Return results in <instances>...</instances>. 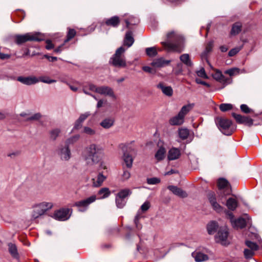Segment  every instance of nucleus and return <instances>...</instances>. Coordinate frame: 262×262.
<instances>
[{
  "label": "nucleus",
  "mask_w": 262,
  "mask_h": 262,
  "mask_svg": "<svg viewBox=\"0 0 262 262\" xmlns=\"http://www.w3.org/2000/svg\"><path fill=\"white\" fill-rule=\"evenodd\" d=\"M160 182V179L158 178H151L147 179V183L150 185H155Z\"/></svg>",
  "instance_id": "obj_54"
},
{
  "label": "nucleus",
  "mask_w": 262,
  "mask_h": 262,
  "mask_svg": "<svg viewBox=\"0 0 262 262\" xmlns=\"http://www.w3.org/2000/svg\"><path fill=\"white\" fill-rule=\"evenodd\" d=\"M180 59L181 61L186 64L188 67H191L192 66V63L190 59V57L189 54H182L180 57Z\"/></svg>",
  "instance_id": "obj_35"
},
{
  "label": "nucleus",
  "mask_w": 262,
  "mask_h": 262,
  "mask_svg": "<svg viewBox=\"0 0 262 262\" xmlns=\"http://www.w3.org/2000/svg\"><path fill=\"white\" fill-rule=\"evenodd\" d=\"M83 132L88 135L93 136L96 134V130L90 127L84 126Z\"/></svg>",
  "instance_id": "obj_47"
},
{
  "label": "nucleus",
  "mask_w": 262,
  "mask_h": 262,
  "mask_svg": "<svg viewBox=\"0 0 262 262\" xmlns=\"http://www.w3.org/2000/svg\"><path fill=\"white\" fill-rule=\"evenodd\" d=\"M240 51V48H235L231 49L228 53V55L230 57L236 55Z\"/></svg>",
  "instance_id": "obj_61"
},
{
  "label": "nucleus",
  "mask_w": 262,
  "mask_h": 262,
  "mask_svg": "<svg viewBox=\"0 0 262 262\" xmlns=\"http://www.w3.org/2000/svg\"><path fill=\"white\" fill-rule=\"evenodd\" d=\"M125 23L127 28H129L130 25H136L139 23V20L138 18L134 16H131L129 18L125 20Z\"/></svg>",
  "instance_id": "obj_39"
},
{
  "label": "nucleus",
  "mask_w": 262,
  "mask_h": 262,
  "mask_svg": "<svg viewBox=\"0 0 262 262\" xmlns=\"http://www.w3.org/2000/svg\"><path fill=\"white\" fill-rule=\"evenodd\" d=\"M226 206L229 210L233 211L237 206V201L234 198H230L227 201Z\"/></svg>",
  "instance_id": "obj_31"
},
{
  "label": "nucleus",
  "mask_w": 262,
  "mask_h": 262,
  "mask_svg": "<svg viewBox=\"0 0 262 262\" xmlns=\"http://www.w3.org/2000/svg\"><path fill=\"white\" fill-rule=\"evenodd\" d=\"M150 207V203L149 202H144L141 206V210L142 212L146 211Z\"/></svg>",
  "instance_id": "obj_60"
},
{
  "label": "nucleus",
  "mask_w": 262,
  "mask_h": 262,
  "mask_svg": "<svg viewBox=\"0 0 262 262\" xmlns=\"http://www.w3.org/2000/svg\"><path fill=\"white\" fill-rule=\"evenodd\" d=\"M76 35V31L73 29H68V32L67 35V38L64 40V43L69 41L71 39L74 37Z\"/></svg>",
  "instance_id": "obj_42"
},
{
  "label": "nucleus",
  "mask_w": 262,
  "mask_h": 262,
  "mask_svg": "<svg viewBox=\"0 0 262 262\" xmlns=\"http://www.w3.org/2000/svg\"><path fill=\"white\" fill-rule=\"evenodd\" d=\"M217 186L219 189L220 190L227 188L229 187V183L226 179L224 178H220L218 180Z\"/></svg>",
  "instance_id": "obj_38"
},
{
  "label": "nucleus",
  "mask_w": 262,
  "mask_h": 262,
  "mask_svg": "<svg viewBox=\"0 0 262 262\" xmlns=\"http://www.w3.org/2000/svg\"><path fill=\"white\" fill-rule=\"evenodd\" d=\"M255 252V251L251 249H246L244 252L245 257L247 259L251 258L253 256Z\"/></svg>",
  "instance_id": "obj_53"
},
{
  "label": "nucleus",
  "mask_w": 262,
  "mask_h": 262,
  "mask_svg": "<svg viewBox=\"0 0 262 262\" xmlns=\"http://www.w3.org/2000/svg\"><path fill=\"white\" fill-rule=\"evenodd\" d=\"M96 200V195H93L85 199L75 202L74 206L78 208L79 211L84 212L88 209L89 206Z\"/></svg>",
  "instance_id": "obj_7"
},
{
  "label": "nucleus",
  "mask_w": 262,
  "mask_h": 262,
  "mask_svg": "<svg viewBox=\"0 0 262 262\" xmlns=\"http://www.w3.org/2000/svg\"><path fill=\"white\" fill-rule=\"evenodd\" d=\"M106 177L102 173H99L96 179H92L93 186L95 187H98L102 185L103 182L105 180Z\"/></svg>",
  "instance_id": "obj_24"
},
{
  "label": "nucleus",
  "mask_w": 262,
  "mask_h": 262,
  "mask_svg": "<svg viewBox=\"0 0 262 262\" xmlns=\"http://www.w3.org/2000/svg\"><path fill=\"white\" fill-rule=\"evenodd\" d=\"M125 49L121 47L119 48L115 53L110 58L109 62L112 66L116 68H123L126 67V62L123 55Z\"/></svg>",
  "instance_id": "obj_4"
},
{
  "label": "nucleus",
  "mask_w": 262,
  "mask_h": 262,
  "mask_svg": "<svg viewBox=\"0 0 262 262\" xmlns=\"http://www.w3.org/2000/svg\"><path fill=\"white\" fill-rule=\"evenodd\" d=\"M141 217V215L140 214V212L139 211L136 214L135 219H134V223L136 225V228L138 230H140L142 228V225L141 224L139 223V221Z\"/></svg>",
  "instance_id": "obj_50"
},
{
  "label": "nucleus",
  "mask_w": 262,
  "mask_h": 262,
  "mask_svg": "<svg viewBox=\"0 0 262 262\" xmlns=\"http://www.w3.org/2000/svg\"><path fill=\"white\" fill-rule=\"evenodd\" d=\"M180 156V150L178 148L172 147L168 151L167 158L168 160L172 161L178 159Z\"/></svg>",
  "instance_id": "obj_18"
},
{
  "label": "nucleus",
  "mask_w": 262,
  "mask_h": 262,
  "mask_svg": "<svg viewBox=\"0 0 262 262\" xmlns=\"http://www.w3.org/2000/svg\"><path fill=\"white\" fill-rule=\"evenodd\" d=\"M145 52L146 54L149 57H154L157 54V51L155 47L147 48Z\"/></svg>",
  "instance_id": "obj_43"
},
{
  "label": "nucleus",
  "mask_w": 262,
  "mask_h": 262,
  "mask_svg": "<svg viewBox=\"0 0 262 262\" xmlns=\"http://www.w3.org/2000/svg\"><path fill=\"white\" fill-rule=\"evenodd\" d=\"M132 193V191L129 189H124L120 190L117 194V196L124 199L129 195Z\"/></svg>",
  "instance_id": "obj_41"
},
{
  "label": "nucleus",
  "mask_w": 262,
  "mask_h": 262,
  "mask_svg": "<svg viewBox=\"0 0 262 262\" xmlns=\"http://www.w3.org/2000/svg\"><path fill=\"white\" fill-rule=\"evenodd\" d=\"M217 227V223L214 221L210 222L207 225V231L209 234H213L215 233Z\"/></svg>",
  "instance_id": "obj_36"
},
{
  "label": "nucleus",
  "mask_w": 262,
  "mask_h": 262,
  "mask_svg": "<svg viewBox=\"0 0 262 262\" xmlns=\"http://www.w3.org/2000/svg\"><path fill=\"white\" fill-rule=\"evenodd\" d=\"M120 21L119 17L114 16L110 18L106 19L105 21V24L107 26L117 27L119 25Z\"/></svg>",
  "instance_id": "obj_25"
},
{
  "label": "nucleus",
  "mask_w": 262,
  "mask_h": 262,
  "mask_svg": "<svg viewBox=\"0 0 262 262\" xmlns=\"http://www.w3.org/2000/svg\"><path fill=\"white\" fill-rule=\"evenodd\" d=\"M192 256L197 262L205 261L208 259V257L206 254L200 252L195 251L193 252Z\"/></svg>",
  "instance_id": "obj_28"
},
{
  "label": "nucleus",
  "mask_w": 262,
  "mask_h": 262,
  "mask_svg": "<svg viewBox=\"0 0 262 262\" xmlns=\"http://www.w3.org/2000/svg\"><path fill=\"white\" fill-rule=\"evenodd\" d=\"M228 236V229L224 227L220 229L215 236L216 241L222 245H226L228 244L227 238Z\"/></svg>",
  "instance_id": "obj_10"
},
{
  "label": "nucleus",
  "mask_w": 262,
  "mask_h": 262,
  "mask_svg": "<svg viewBox=\"0 0 262 262\" xmlns=\"http://www.w3.org/2000/svg\"><path fill=\"white\" fill-rule=\"evenodd\" d=\"M232 106L230 104L228 103H223L220 105V109L222 112H226L231 110Z\"/></svg>",
  "instance_id": "obj_51"
},
{
  "label": "nucleus",
  "mask_w": 262,
  "mask_h": 262,
  "mask_svg": "<svg viewBox=\"0 0 262 262\" xmlns=\"http://www.w3.org/2000/svg\"><path fill=\"white\" fill-rule=\"evenodd\" d=\"M104 156V148L100 145L92 143L87 146L83 151V156L88 163L97 164Z\"/></svg>",
  "instance_id": "obj_1"
},
{
  "label": "nucleus",
  "mask_w": 262,
  "mask_h": 262,
  "mask_svg": "<svg viewBox=\"0 0 262 262\" xmlns=\"http://www.w3.org/2000/svg\"><path fill=\"white\" fill-rule=\"evenodd\" d=\"M196 74L199 77L203 78H207V76L205 73V70L203 68H202L199 71L196 72Z\"/></svg>",
  "instance_id": "obj_59"
},
{
  "label": "nucleus",
  "mask_w": 262,
  "mask_h": 262,
  "mask_svg": "<svg viewBox=\"0 0 262 262\" xmlns=\"http://www.w3.org/2000/svg\"><path fill=\"white\" fill-rule=\"evenodd\" d=\"M184 118L178 113L177 115L170 119L169 123L171 125H180L183 123Z\"/></svg>",
  "instance_id": "obj_23"
},
{
  "label": "nucleus",
  "mask_w": 262,
  "mask_h": 262,
  "mask_svg": "<svg viewBox=\"0 0 262 262\" xmlns=\"http://www.w3.org/2000/svg\"><path fill=\"white\" fill-rule=\"evenodd\" d=\"M167 41L162 42L163 47L168 51L181 52L184 48V38L182 36L174 31H171L167 34Z\"/></svg>",
  "instance_id": "obj_2"
},
{
  "label": "nucleus",
  "mask_w": 262,
  "mask_h": 262,
  "mask_svg": "<svg viewBox=\"0 0 262 262\" xmlns=\"http://www.w3.org/2000/svg\"><path fill=\"white\" fill-rule=\"evenodd\" d=\"M84 85L87 87V89H88L89 91L97 93H98L99 86H97L96 85L91 83H89Z\"/></svg>",
  "instance_id": "obj_52"
},
{
  "label": "nucleus",
  "mask_w": 262,
  "mask_h": 262,
  "mask_svg": "<svg viewBox=\"0 0 262 262\" xmlns=\"http://www.w3.org/2000/svg\"><path fill=\"white\" fill-rule=\"evenodd\" d=\"M98 93L101 95L109 96L113 98L115 97L113 89L107 86H99Z\"/></svg>",
  "instance_id": "obj_19"
},
{
  "label": "nucleus",
  "mask_w": 262,
  "mask_h": 262,
  "mask_svg": "<svg viewBox=\"0 0 262 262\" xmlns=\"http://www.w3.org/2000/svg\"><path fill=\"white\" fill-rule=\"evenodd\" d=\"M38 79L39 80V82L40 81L48 84L54 83L56 81L55 80L51 79L49 77L45 76L40 77L39 78H38Z\"/></svg>",
  "instance_id": "obj_49"
},
{
  "label": "nucleus",
  "mask_w": 262,
  "mask_h": 262,
  "mask_svg": "<svg viewBox=\"0 0 262 262\" xmlns=\"http://www.w3.org/2000/svg\"><path fill=\"white\" fill-rule=\"evenodd\" d=\"M246 245L249 249H251L255 251L258 249V246L255 243L247 241L246 242Z\"/></svg>",
  "instance_id": "obj_48"
},
{
  "label": "nucleus",
  "mask_w": 262,
  "mask_h": 262,
  "mask_svg": "<svg viewBox=\"0 0 262 262\" xmlns=\"http://www.w3.org/2000/svg\"><path fill=\"white\" fill-rule=\"evenodd\" d=\"M232 116L238 123L244 124L249 126H251L253 125V120L249 117L236 114L234 113H232Z\"/></svg>",
  "instance_id": "obj_13"
},
{
  "label": "nucleus",
  "mask_w": 262,
  "mask_h": 262,
  "mask_svg": "<svg viewBox=\"0 0 262 262\" xmlns=\"http://www.w3.org/2000/svg\"><path fill=\"white\" fill-rule=\"evenodd\" d=\"M134 42V39L133 37L132 32L130 31L127 32L124 40V45L130 47L133 44Z\"/></svg>",
  "instance_id": "obj_30"
},
{
  "label": "nucleus",
  "mask_w": 262,
  "mask_h": 262,
  "mask_svg": "<svg viewBox=\"0 0 262 262\" xmlns=\"http://www.w3.org/2000/svg\"><path fill=\"white\" fill-rule=\"evenodd\" d=\"M239 69L237 68H232L229 69L225 71V73L228 74L229 76H231L234 75L235 73H238Z\"/></svg>",
  "instance_id": "obj_57"
},
{
  "label": "nucleus",
  "mask_w": 262,
  "mask_h": 262,
  "mask_svg": "<svg viewBox=\"0 0 262 262\" xmlns=\"http://www.w3.org/2000/svg\"><path fill=\"white\" fill-rule=\"evenodd\" d=\"M80 136L79 135H76L69 138H68L66 142V145L69 146L70 144H74L79 139Z\"/></svg>",
  "instance_id": "obj_44"
},
{
  "label": "nucleus",
  "mask_w": 262,
  "mask_h": 262,
  "mask_svg": "<svg viewBox=\"0 0 262 262\" xmlns=\"http://www.w3.org/2000/svg\"><path fill=\"white\" fill-rule=\"evenodd\" d=\"M157 88L160 89L162 93L166 96L171 97L173 95V89L170 86H166L163 82H160Z\"/></svg>",
  "instance_id": "obj_17"
},
{
  "label": "nucleus",
  "mask_w": 262,
  "mask_h": 262,
  "mask_svg": "<svg viewBox=\"0 0 262 262\" xmlns=\"http://www.w3.org/2000/svg\"><path fill=\"white\" fill-rule=\"evenodd\" d=\"M8 251L11 255L14 258H18L19 255L16 245L12 243L8 244Z\"/></svg>",
  "instance_id": "obj_26"
},
{
  "label": "nucleus",
  "mask_w": 262,
  "mask_h": 262,
  "mask_svg": "<svg viewBox=\"0 0 262 262\" xmlns=\"http://www.w3.org/2000/svg\"><path fill=\"white\" fill-rule=\"evenodd\" d=\"M71 216L70 209L62 208L55 211L53 216L54 219L59 221H66Z\"/></svg>",
  "instance_id": "obj_11"
},
{
  "label": "nucleus",
  "mask_w": 262,
  "mask_h": 262,
  "mask_svg": "<svg viewBox=\"0 0 262 262\" xmlns=\"http://www.w3.org/2000/svg\"><path fill=\"white\" fill-rule=\"evenodd\" d=\"M111 194V191L108 188L103 187L101 188L98 192L99 199H104L108 198Z\"/></svg>",
  "instance_id": "obj_32"
},
{
  "label": "nucleus",
  "mask_w": 262,
  "mask_h": 262,
  "mask_svg": "<svg viewBox=\"0 0 262 262\" xmlns=\"http://www.w3.org/2000/svg\"><path fill=\"white\" fill-rule=\"evenodd\" d=\"M213 76L215 80L222 83L224 86L230 83L231 82L230 77H225L220 71L216 72Z\"/></svg>",
  "instance_id": "obj_16"
},
{
  "label": "nucleus",
  "mask_w": 262,
  "mask_h": 262,
  "mask_svg": "<svg viewBox=\"0 0 262 262\" xmlns=\"http://www.w3.org/2000/svg\"><path fill=\"white\" fill-rule=\"evenodd\" d=\"M170 60H164L162 58L156 59L151 63V65L156 68L164 67L170 63Z\"/></svg>",
  "instance_id": "obj_20"
},
{
  "label": "nucleus",
  "mask_w": 262,
  "mask_h": 262,
  "mask_svg": "<svg viewBox=\"0 0 262 262\" xmlns=\"http://www.w3.org/2000/svg\"><path fill=\"white\" fill-rule=\"evenodd\" d=\"M242 24L239 22L234 23L232 27L230 34L232 35L238 34L242 30Z\"/></svg>",
  "instance_id": "obj_34"
},
{
  "label": "nucleus",
  "mask_w": 262,
  "mask_h": 262,
  "mask_svg": "<svg viewBox=\"0 0 262 262\" xmlns=\"http://www.w3.org/2000/svg\"><path fill=\"white\" fill-rule=\"evenodd\" d=\"M42 39V36L39 33H28L15 36V41L17 45H21L28 41H40Z\"/></svg>",
  "instance_id": "obj_6"
},
{
  "label": "nucleus",
  "mask_w": 262,
  "mask_h": 262,
  "mask_svg": "<svg viewBox=\"0 0 262 262\" xmlns=\"http://www.w3.org/2000/svg\"><path fill=\"white\" fill-rule=\"evenodd\" d=\"M215 122L219 129L223 134L227 136H230L234 132L231 127L232 121L227 118L218 117L215 120Z\"/></svg>",
  "instance_id": "obj_5"
},
{
  "label": "nucleus",
  "mask_w": 262,
  "mask_h": 262,
  "mask_svg": "<svg viewBox=\"0 0 262 262\" xmlns=\"http://www.w3.org/2000/svg\"><path fill=\"white\" fill-rule=\"evenodd\" d=\"M56 152L60 159L62 161H68L71 157V150L68 145H60L56 150Z\"/></svg>",
  "instance_id": "obj_9"
},
{
  "label": "nucleus",
  "mask_w": 262,
  "mask_h": 262,
  "mask_svg": "<svg viewBox=\"0 0 262 262\" xmlns=\"http://www.w3.org/2000/svg\"><path fill=\"white\" fill-rule=\"evenodd\" d=\"M213 47V42L210 41L208 43L206 47L205 51L202 54L201 57L202 59H206L208 53H209L212 50Z\"/></svg>",
  "instance_id": "obj_40"
},
{
  "label": "nucleus",
  "mask_w": 262,
  "mask_h": 262,
  "mask_svg": "<svg viewBox=\"0 0 262 262\" xmlns=\"http://www.w3.org/2000/svg\"><path fill=\"white\" fill-rule=\"evenodd\" d=\"M226 215L230 219V222L234 228L242 229L246 226V222L244 219L239 217L236 220L234 219L233 213L229 211H227Z\"/></svg>",
  "instance_id": "obj_8"
},
{
  "label": "nucleus",
  "mask_w": 262,
  "mask_h": 262,
  "mask_svg": "<svg viewBox=\"0 0 262 262\" xmlns=\"http://www.w3.org/2000/svg\"><path fill=\"white\" fill-rule=\"evenodd\" d=\"M11 57V55L7 54H4L3 53H0V58L2 60L9 59Z\"/></svg>",
  "instance_id": "obj_64"
},
{
  "label": "nucleus",
  "mask_w": 262,
  "mask_h": 262,
  "mask_svg": "<svg viewBox=\"0 0 262 262\" xmlns=\"http://www.w3.org/2000/svg\"><path fill=\"white\" fill-rule=\"evenodd\" d=\"M41 117V115L40 113H36L31 116L28 117L26 118V120L30 121V120H38Z\"/></svg>",
  "instance_id": "obj_55"
},
{
  "label": "nucleus",
  "mask_w": 262,
  "mask_h": 262,
  "mask_svg": "<svg viewBox=\"0 0 262 262\" xmlns=\"http://www.w3.org/2000/svg\"><path fill=\"white\" fill-rule=\"evenodd\" d=\"M53 204L51 202H42L33 206L31 220H35L43 215L48 210L51 209Z\"/></svg>",
  "instance_id": "obj_3"
},
{
  "label": "nucleus",
  "mask_w": 262,
  "mask_h": 262,
  "mask_svg": "<svg viewBox=\"0 0 262 262\" xmlns=\"http://www.w3.org/2000/svg\"><path fill=\"white\" fill-rule=\"evenodd\" d=\"M142 70L147 73L155 74L156 73V71L152 69L151 68L148 66H144L142 67Z\"/></svg>",
  "instance_id": "obj_62"
},
{
  "label": "nucleus",
  "mask_w": 262,
  "mask_h": 262,
  "mask_svg": "<svg viewBox=\"0 0 262 262\" xmlns=\"http://www.w3.org/2000/svg\"><path fill=\"white\" fill-rule=\"evenodd\" d=\"M17 80L24 84L30 85L36 84L39 82V80L35 76H19L17 78Z\"/></svg>",
  "instance_id": "obj_14"
},
{
  "label": "nucleus",
  "mask_w": 262,
  "mask_h": 262,
  "mask_svg": "<svg viewBox=\"0 0 262 262\" xmlns=\"http://www.w3.org/2000/svg\"><path fill=\"white\" fill-rule=\"evenodd\" d=\"M116 204L118 208H122L125 206L126 202L124 199L116 195Z\"/></svg>",
  "instance_id": "obj_46"
},
{
  "label": "nucleus",
  "mask_w": 262,
  "mask_h": 262,
  "mask_svg": "<svg viewBox=\"0 0 262 262\" xmlns=\"http://www.w3.org/2000/svg\"><path fill=\"white\" fill-rule=\"evenodd\" d=\"M194 104H188L183 106L180 111L179 112V114L181 115L182 117L184 118L185 116L188 114V113L190 111L193 107Z\"/></svg>",
  "instance_id": "obj_33"
},
{
  "label": "nucleus",
  "mask_w": 262,
  "mask_h": 262,
  "mask_svg": "<svg viewBox=\"0 0 262 262\" xmlns=\"http://www.w3.org/2000/svg\"><path fill=\"white\" fill-rule=\"evenodd\" d=\"M115 120L112 117L107 118L100 122V125L105 129H108L114 125Z\"/></svg>",
  "instance_id": "obj_27"
},
{
  "label": "nucleus",
  "mask_w": 262,
  "mask_h": 262,
  "mask_svg": "<svg viewBox=\"0 0 262 262\" xmlns=\"http://www.w3.org/2000/svg\"><path fill=\"white\" fill-rule=\"evenodd\" d=\"M130 177V172L126 170L123 169V172L121 176L122 179L123 180H128Z\"/></svg>",
  "instance_id": "obj_58"
},
{
  "label": "nucleus",
  "mask_w": 262,
  "mask_h": 262,
  "mask_svg": "<svg viewBox=\"0 0 262 262\" xmlns=\"http://www.w3.org/2000/svg\"><path fill=\"white\" fill-rule=\"evenodd\" d=\"M208 199L209 202L214 210L217 212H220L222 210V207L216 202V198L213 193L209 194Z\"/></svg>",
  "instance_id": "obj_22"
},
{
  "label": "nucleus",
  "mask_w": 262,
  "mask_h": 262,
  "mask_svg": "<svg viewBox=\"0 0 262 262\" xmlns=\"http://www.w3.org/2000/svg\"><path fill=\"white\" fill-rule=\"evenodd\" d=\"M90 115L89 112L81 114L79 118L76 121L74 128L77 129L81 126L82 123Z\"/></svg>",
  "instance_id": "obj_29"
},
{
  "label": "nucleus",
  "mask_w": 262,
  "mask_h": 262,
  "mask_svg": "<svg viewBox=\"0 0 262 262\" xmlns=\"http://www.w3.org/2000/svg\"><path fill=\"white\" fill-rule=\"evenodd\" d=\"M158 149L155 155V158L158 162L164 159L166 157V150L162 143H158Z\"/></svg>",
  "instance_id": "obj_15"
},
{
  "label": "nucleus",
  "mask_w": 262,
  "mask_h": 262,
  "mask_svg": "<svg viewBox=\"0 0 262 262\" xmlns=\"http://www.w3.org/2000/svg\"><path fill=\"white\" fill-rule=\"evenodd\" d=\"M60 129L59 128H54L51 130L50 132V138L53 140H56L60 133Z\"/></svg>",
  "instance_id": "obj_45"
},
{
  "label": "nucleus",
  "mask_w": 262,
  "mask_h": 262,
  "mask_svg": "<svg viewBox=\"0 0 262 262\" xmlns=\"http://www.w3.org/2000/svg\"><path fill=\"white\" fill-rule=\"evenodd\" d=\"M122 150L123 151V155L122 157L124 163L126 167L130 168L133 165V162L134 159L132 156L127 152L126 150L127 147L125 144H122L120 145Z\"/></svg>",
  "instance_id": "obj_12"
},
{
  "label": "nucleus",
  "mask_w": 262,
  "mask_h": 262,
  "mask_svg": "<svg viewBox=\"0 0 262 262\" xmlns=\"http://www.w3.org/2000/svg\"><path fill=\"white\" fill-rule=\"evenodd\" d=\"M240 107L241 111L244 113L248 114L252 112V110L246 104H242Z\"/></svg>",
  "instance_id": "obj_56"
},
{
  "label": "nucleus",
  "mask_w": 262,
  "mask_h": 262,
  "mask_svg": "<svg viewBox=\"0 0 262 262\" xmlns=\"http://www.w3.org/2000/svg\"><path fill=\"white\" fill-rule=\"evenodd\" d=\"M179 136L182 140L186 139L189 135V130L187 128H180L178 131Z\"/></svg>",
  "instance_id": "obj_37"
},
{
  "label": "nucleus",
  "mask_w": 262,
  "mask_h": 262,
  "mask_svg": "<svg viewBox=\"0 0 262 262\" xmlns=\"http://www.w3.org/2000/svg\"><path fill=\"white\" fill-rule=\"evenodd\" d=\"M168 189L173 194L180 197L186 198L187 196V194L185 191L177 186L170 185L168 187Z\"/></svg>",
  "instance_id": "obj_21"
},
{
  "label": "nucleus",
  "mask_w": 262,
  "mask_h": 262,
  "mask_svg": "<svg viewBox=\"0 0 262 262\" xmlns=\"http://www.w3.org/2000/svg\"><path fill=\"white\" fill-rule=\"evenodd\" d=\"M46 42V48L47 50H49L54 48V45L52 43V41L50 40H47Z\"/></svg>",
  "instance_id": "obj_63"
}]
</instances>
